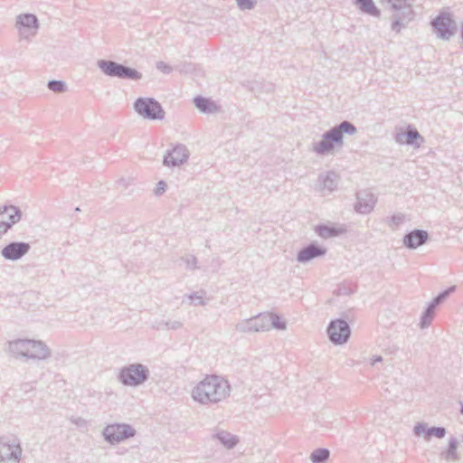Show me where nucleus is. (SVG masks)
Listing matches in <instances>:
<instances>
[{"instance_id": "obj_1", "label": "nucleus", "mask_w": 463, "mask_h": 463, "mask_svg": "<svg viewBox=\"0 0 463 463\" xmlns=\"http://www.w3.org/2000/svg\"><path fill=\"white\" fill-rule=\"evenodd\" d=\"M228 380L217 374H207L192 390L191 396L202 405H215L231 395Z\"/></svg>"}, {"instance_id": "obj_2", "label": "nucleus", "mask_w": 463, "mask_h": 463, "mask_svg": "<svg viewBox=\"0 0 463 463\" xmlns=\"http://www.w3.org/2000/svg\"><path fill=\"white\" fill-rule=\"evenodd\" d=\"M357 132L356 127L350 121L344 120L338 125L326 130L322 135V139L312 144V151L318 156L333 154L335 149H340L344 146V134L350 136Z\"/></svg>"}, {"instance_id": "obj_3", "label": "nucleus", "mask_w": 463, "mask_h": 463, "mask_svg": "<svg viewBox=\"0 0 463 463\" xmlns=\"http://www.w3.org/2000/svg\"><path fill=\"white\" fill-rule=\"evenodd\" d=\"M382 6L392 13L391 28L399 33L409 23L413 21L416 13L413 10L414 0H378Z\"/></svg>"}, {"instance_id": "obj_4", "label": "nucleus", "mask_w": 463, "mask_h": 463, "mask_svg": "<svg viewBox=\"0 0 463 463\" xmlns=\"http://www.w3.org/2000/svg\"><path fill=\"white\" fill-rule=\"evenodd\" d=\"M97 66L104 75L111 78L139 80L143 76L136 69L111 60L100 59L97 61Z\"/></svg>"}, {"instance_id": "obj_5", "label": "nucleus", "mask_w": 463, "mask_h": 463, "mask_svg": "<svg viewBox=\"0 0 463 463\" xmlns=\"http://www.w3.org/2000/svg\"><path fill=\"white\" fill-rule=\"evenodd\" d=\"M150 376V371L146 365L136 363L130 364L120 369L118 381L125 386H139L146 383Z\"/></svg>"}, {"instance_id": "obj_6", "label": "nucleus", "mask_w": 463, "mask_h": 463, "mask_svg": "<svg viewBox=\"0 0 463 463\" xmlns=\"http://www.w3.org/2000/svg\"><path fill=\"white\" fill-rule=\"evenodd\" d=\"M20 439L14 435L0 437V463H19L22 458Z\"/></svg>"}, {"instance_id": "obj_7", "label": "nucleus", "mask_w": 463, "mask_h": 463, "mask_svg": "<svg viewBox=\"0 0 463 463\" xmlns=\"http://www.w3.org/2000/svg\"><path fill=\"white\" fill-rule=\"evenodd\" d=\"M134 110L149 120H162L165 115L162 105L154 98H137L134 102Z\"/></svg>"}, {"instance_id": "obj_8", "label": "nucleus", "mask_w": 463, "mask_h": 463, "mask_svg": "<svg viewBox=\"0 0 463 463\" xmlns=\"http://www.w3.org/2000/svg\"><path fill=\"white\" fill-rule=\"evenodd\" d=\"M136 430L128 423H113L107 425L102 434L104 439L111 445L118 444L136 435Z\"/></svg>"}, {"instance_id": "obj_9", "label": "nucleus", "mask_w": 463, "mask_h": 463, "mask_svg": "<svg viewBox=\"0 0 463 463\" xmlns=\"http://www.w3.org/2000/svg\"><path fill=\"white\" fill-rule=\"evenodd\" d=\"M326 331L329 340L334 345L345 344L349 340L351 335V328L348 323L342 318L332 320L329 323Z\"/></svg>"}, {"instance_id": "obj_10", "label": "nucleus", "mask_w": 463, "mask_h": 463, "mask_svg": "<svg viewBox=\"0 0 463 463\" xmlns=\"http://www.w3.org/2000/svg\"><path fill=\"white\" fill-rule=\"evenodd\" d=\"M438 37L443 40H449L456 33L455 22L451 19L449 13H440L430 23Z\"/></svg>"}, {"instance_id": "obj_11", "label": "nucleus", "mask_w": 463, "mask_h": 463, "mask_svg": "<svg viewBox=\"0 0 463 463\" xmlns=\"http://www.w3.org/2000/svg\"><path fill=\"white\" fill-rule=\"evenodd\" d=\"M264 313L248 319H243L235 325L236 331L240 333H255L268 331V320Z\"/></svg>"}, {"instance_id": "obj_12", "label": "nucleus", "mask_w": 463, "mask_h": 463, "mask_svg": "<svg viewBox=\"0 0 463 463\" xmlns=\"http://www.w3.org/2000/svg\"><path fill=\"white\" fill-rule=\"evenodd\" d=\"M340 176L335 171H326L318 175L315 189L324 195L331 194L337 189Z\"/></svg>"}, {"instance_id": "obj_13", "label": "nucleus", "mask_w": 463, "mask_h": 463, "mask_svg": "<svg viewBox=\"0 0 463 463\" xmlns=\"http://www.w3.org/2000/svg\"><path fill=\"white\" fill-rule=\"evenodd\" d=\"M31 250V245L24 241H11L1 250V255L6 260L16 261L25 256Z\"/></svg>"}, {"instance_id": "obj_14", "label": "nucleus", "mask_w": 463, "mask_h": 463, "mask_svg": "<svg viewBox=\"0 0 463 463\" xmlns=\"http://www.w3.org/2000/svg\"><path fill=\"white\" fill-rule=\"evenodd\" d=\"M189 155L186 146L178 144L173 149L166 151L163 158V164L169 167L179 166L188 160Z\"/></svg>"}, {"instance_id": "obj_15", "label": "nucleus", "mask_w": 463, "mask_h": 463, "mask_svg": "<svg viewBox=\"0 0 463 463\" xmlns=\"http://www.w3.org/2000/svg\"><path fill=\"white\" fill-rule=\"evenodd\" d=\"M15 26L22 35H35L39 28V21L33 14H19L16 18Z\"/></svg>"}, {"instance_id": "obj_16", "label": "nucleus", "mask_w": 463, "mask_h": 463, "mask_svg": "<svg viewBox=\"0 0 463 463\" xmlns=\"http://www.w3.org/2000/svg\"><path fill=\"white\" fill-rule=\"evenodd\" d=\"M30 344L25 354L26 360L43 361L52 356V351L44 342L30 339Z\"/></svg>"}, {"instance_id": "obj_17", "label": "nucleus", "mask_w": 463, "mask_h": 463, "mask_svg": "<svg viewBox=\"0 0 463 463\" xmlns=\"http://www.w3.org/2000/svg\"><path fill=\"white\" fill-rule=\"evenodd\" d=\"M326 249L314 241L303 247L297 254V260L299 263H307L308 261L325 256Z\"/></svg>"}, {"instance_id": "obj_18", "label": "nucleus", "mask_w": 463, "mask_h": 463, "mask_svg": "<svg viewBox=\"0 0 463 463\" xmlns=\"http://www.w3.org/2000/svg\"><path fill=\"white\" fill-rule=\"evenodd\" d=\"M429 239L430 235L427 231L414 229L403 236L402 242L407 249L415 250L425 244Z\"/></svg>"}, {"instance_id": "obj_19", "label": "nucleus", "mask_w": 463, "mask_h": 463, "mask_svg": "<svg viewBox=\"0 0 463 463\" xmlns=\"http://www.w3.org/2000/svg\"><path fill=\"white\" fill-rule=\"evenodd\" d=\"M376 202L377 200L373 194L365 190L360 191L356 194L354 210L358 213L368 214L373 210Z\"/></svg>"}, {"instance_id": "obj_20", "label": "nucleus", "mask_w": 463, "mask_h": 463, "mask_svg": "<svg viewBox=\"0 0 463 463\" xmlns=\"http://www.w3.org/2000/svg\"><path fill=\"white\" fill-rule=\"evenodd\" d=\"M395 141L399 144H406L415 147H420L424 141V138L416 128L411 126H408L405 132L396 134Z\"/></svg>"}, {"instance_id": "obj_21", "label": "nucleus", "mask_w": 463, "mask_h": 463, "mask_svg": "<svg viewBox=\"0 0 463 463\" xmlns=\"http://www.w3.org/2000/svg\"><path fill=\"white\" fill-rule=\"evenodd\" d=\"M315 231L323 239L337 237L347 232L345 224H318L316 226Z\"/></svg>"}, {"instance_id": "obj_22", "label": "nucleus", "mask_w": 463, "mask_h": 463, "mask_svg": "<svg viewBox=\"0 0 463 463\" xmlns=\"http://www.w3.org/2000/svg\"><path fill=\"white\" fill-rule=\"evenodd\" d=\"M29 345H31L30 339H15L8 341L6 352L15 359L25 358Z\"/></svg>"}, {"instance_id": "obj_23", "label": "nucleus", "mask_w": 463, "mask_h": 463, "mask_svg": "<svg viewBox=\"0 0 463 463\" xmlns=\"http://www.w3.org/2000/svg\"><path fill=\"white\" fill-rule=\"evenodd\" d=\"M413 432L416 436L423 434L426 440H430L432 436L438 439H442L447 433L444 427L428 428L427 424L423 422L417 423L413 428Z\"/></svg>"}, {"instance_id": "obj_24", "label": "nucleus", "mask_w": 463, "mask_h": 463, "mask_svg": "<svg viewBox=\"0 0 463 463\" xmlns=\"http://www.w3.org/2000/svg\"><path fill=\"white\" fill-rule=\"evenodd\" d=\"M213 439L220 441L226 449H233L239 442V439L230 432L222 430H215Z\"/></svg>"}, {"instance_id": "obj_25", "label": "nucleus", "mask_w": 463, "mask_h": 463, "mask_svg": "<svg viewBox=\"0 0 463 463\" xmlns=\"http://www.w3.org/2000/svg\"><path fill=\"white\" fill-rule=\"evenodd\" d=\"M194 106L202 112V113H214L219 109L218 105L209 98H205L203 96H196L194 99Z\"/></svg>"}, {"instance_id": "obj_26", "label": "nucleus", "mask_w": 463, "mask_h": 463, "mask_svg": "<svg viewBox=\"0 0 463 463\" xmlns=\"http://www.w3.org/2000/svg\"><path fill=\"white\" fill-rule=\"evenodd\" d=\"M458 441L456 437H450L448 448L440 452V458L446 461L456 462L459 460V455L457 452Z\"/></svg>"}, {"instance_id": "obj_27", "label": "nucleus", "mask_w": 463, "mask_h": 463, "mask_svg": "<svg viewBox=\"0 0 463 463\" xmlns=\"http://www.w3.org/2000/svg\"><path fill=\"white\" fill-rule=\"evenodd\" d=\"M2 213H3V218L7 219L5 221L10 222L12 226L14 224H15L16 222H18L22 216L21 210L18 207L14 206V205H10V206L4 205Z\"/></svg>"}, {"instance_id": "obj_28", "label": "nucleus", "mask_w": 463, "mask_h": 463, "mask_svg": "<svg viewBox=\"0 0 463 463\" xmlns=\"http://www.w3.org/2000/svg\"><path fill=\"white\" fill-rule=\"evenodd\" d=\"M183 326L182 322L178 320L156 319L152 327L156 330H177Z\"/></svg>"}, {"instance_id": "obj_29", "label": "nucleus", "mask_w": 463, "mask_h": 463, "mask_svg": "<svg viewBox=\"0 0 463 463\" xmlns=\"http://www.w3.org/2000/svg\"><path fill=\"white\" fill-rule=\"evenodd\" d=\"M355 4L363 13L374 17H380L381 12L375 6L373 0H355Z\"/></svg>"}, {"instance_id": "obj_30", "label": "nucleus", "mask_w": 463, "mask_h": 463, "mask_svg": "<svg viewBox=\"0 0 463 463\" xmlns=\"http://www.w3.org/2000/svg\"><path fill=\"white\" fill-rule=\"evenodd\" d=\"M264 317H267L268 331L271 328H276L278 330H285L287 328L286 321L282 320L278 314L264 313Z\"/></svg>"}, {"instance_id": "obj_31", "label": "nucleus", "mask_w": 463, "mask_h": 463, "mask_svg": "<svg viewBox=\"0 0 463 463\" xmlns=\"http://www.w3.org/2000/svg\"><path fill=\"white\" fill-rule=\"evenodd\" d=\"M436 314V308L429 303L428 307L422 312L420 321V328H427L430 326Z\"/></svg>"}, {"instance_id": "obj_32", "label": "nucleus", "mask_w": 463, "mask_h": 463, "mask_svg": "<svg viewBox=\"0 0 463 463\" xmlns=\"http://www.w3.org/2000/svg\"><path fill=\"white\" fill-rule=\"evenodd\" d=\"M330 456L329 449L326 448L316 449L310 454L312 463H326Z\"/></svg>"}, {"instance_id": "obj_33", "label": "nucleus", "mask_w": 463, "mask_h": 463, "mask_svg": "<svg viewBox=\"0 0 463 463\" xmlns=\"http://www.w3.org/2000/svg\"><path fill=\"white\" fill-rule=\"evenodd\" d=\"M456 290V286H451L449 288L443 290L439 293L437 297H435L430 304L432 305L435 308H437L441 303L445 301V299L454 291Z\"/></svg>"}, {"instance_id": "obj_34", "label": "nucleus", "mask_w": 463, "mask_h": 463, "mask_svg": "<svg viewBox=\"0 0 463 463\" xmlns=\"http://www.w3.org/2000/svg\"><path fill=\"white\" fill-rule=\"evenodd\" d=\"M456 290V286H451L449 288L443 290L439 293L437 297H435L430 304L432 305L435 308H437L441 303L445 301V299L454 291Z\"/></svg>"}, {"instance_id": "obj_35", "label": "nucleus", "mask_w": 463, "mask_h": 463, "mask_svg": "<svg viewBox=\"0 0 463 463\" xmlns=\"http://www.w3.org/2000/svg\"><path fill=\"white\" fill-rule=\"evenodd\" d=\"M47 87L50 90L55 93H63L67 90V85L63 80H52L47 83Z\"/></svg>"}, {"instance_id": "obj_36", "label": "nucleus", "mask_w": 463, "mask_h": 463, "mask_svg": "<svg viewBox=\"0 0 463 463\" xmlns=\"http://www.w3.org/2000/svg\"><path fill=\"white\" fill-rule=\"evenodd\" d=\"M204 292L202 291L201 294L199 292H193L187 296V298L191 300V304L194 306H205L206 302L203 299Z\"/></svg>"}, {"instance_id": "obj_37", "label": "nucleus", "mask_w": 463, "mask_h": 463, "mask_svg": "<svg viewBox=\"0 0 463 463\" xmlns=\"http://www.w3.org/2000/svg\"><path fill=\"white\" fill-rule=\"evenodd\" d=\"M261 88V90L264 92L270 93L273 92L275 90V85L271 82H258L255 81L252 83V86L250 87V90L254 91L255 90Z\"/></svg>"}, {"instance_id": "obj_38", "label": "nucleus", "mask_w": 463, "mask_h": 463, "mask_svg": "<svg viewBox=\"0 0 463 463\" xmlns=\"http://www.w3.org/2000/svg\"><path fill=\"white\" fill-rule=\"evenodd\" d=\"M182 260L185 262L186 269L190 270L197 269V258L194 255H186L182 257Z\"/></svg>"}, {"instance_id": "obj_39", "label": "nucleus", "mask_w": 463, "mask_h": 463, "mask_svg": "<svg viewBox=\"0 0 463 463\" xmlns=\"http://www.w3.org/2000/svg\"><path fill=\"white\" fill-rule=\"evenodd\" d=\"M237 5L241 10H251L256 5V0H236Z\"/></svg>"}, {"instance_id": "obj_40", "label": "nucleus", "mask_w": 463, "mask_h": 463, "mask_svg": "<svg viewBox=\"0 0 463 463\" xmlns=\"http://www.w3.org/2000/svg\"><path fill=\"white\" fill-rule=\"evenodd\" d=\"M156 67L165 74H170L173 71V68L164 61H157Z\"/></svg>"}, {"instance_id": "obj_41", "label": "nucleus", "mask_w": 463, "mask_h": 463, "mask_svg": "<svg viewBox=\"0 0 463 463\" xmlns=\"http://www.w3.org/2000/svg\"><path fill=\"white\" fill-rule=\"evenodd\" d=\"M166 187H167L166 183L165 181H163V180H160L156 184V190H155V194L156 196L162 195L165 192Z\"/></svg>"}, {"instance_id": "obj_42", "label": "nucleus", "mask_w": 463, "mask_h": 463, "mask_svg": "<svg viewBox=\"0 0 463 463\" xmlns=\"http://www.w3.org/2000/svg\"><path fill=\"white\" fill-rule=\"evenodd\" d=\"M404 219H405L404 214H402V213H397V214H393V215L391 217V222H392V223H393L395 226H399L400 224H402V223L404 222Z\"/></svg>"}, {"instance_id": "obj_43", "label": "nucleus", "mask_w": 463, "mask_h": 463, "mask_svg": "<svg viewBox=\"0 0 463 463\" xmlns=\"http://www.w3.org/2000/svg\"><path fill=\"white\" fill-rule=\"evenodd\" d=\"M12 227L11 223L5 218H0V233H5Z\"/></svg>"}, {"instance_id": "obj_44", "label": "nucleus", "mask_w": 463, "mask_h": 463, "mask_svg": "<svg viewBox=\"0 0 463 463\" xmlns=\"http://www.w3.org/2000/svg\"><path fill=\"white\" fill-rule=\"evenodd\" d=\"M383 361V357L381 355L373 356L371 360V365H375L377 363H380Z\"/></svg>"}, {"instance_id": "obj_45", "label": "nucleus", "mask_w": 463, "mask_h": 463, "mask_svg": "<svg viewBox=\"0 0 463 463\" xmlns=\"http://www.w3.org/2000/svg\"><path fill=\"white\" fill-rule=\"evenodd\" d=\"M2 210H3V206H0V218H2V217H3Z\"/></svg>"}, {"instance_id": "obj_46", "label": "nucleus", "mask_w": 463, "mask_h": 463, "mask_svg": "<svg viewBox=\"0 0 463 463\" xmlns=\"http://www.w3.org/2000/svg\"><path fill=\"white\" fill-rule=\"evenodd\" d=\"M461 413H463V407L461 408Z\"/></svg>"}]
</instances>
